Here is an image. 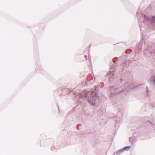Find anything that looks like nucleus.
Returning a JSON list of instances; mask_svg holds the SVG:
<instances>
[{
  "label": "nucleus",
  "instance_id": "nucleus-1",
  "mask_svg": "<svg viewBox=\"0 0 155 155\" xmlns=\"http://www.w3.org/2000/svg\"><path fill=\"white\" fill-rule=\"evenodd\" d=\"M152 21L153 22H155V16L152 18Z\"/></svg>",
  "mask_w": 155,
  "mask_h": 155
},
{
  "label": "nucleus",
  "instance_id": "nucleus-2",
  "mask_svg": "<svg viewBox=\"0 0 155 155\" xmlns=\"http://www.w3.org/2000/svg\"><path fill=\"white\" fill-rule=\"evenodd\" d=\"M130 147V146H129V147H125V148L124 149H128Z\"/></svg>",
  "mask_w": 155,
  "mask_h": 155
}]
</instances>
